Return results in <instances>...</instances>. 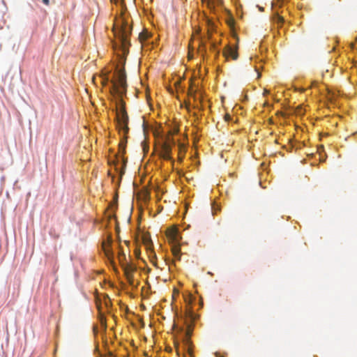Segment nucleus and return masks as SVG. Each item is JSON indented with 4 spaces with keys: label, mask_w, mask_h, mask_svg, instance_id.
I'll use <instances>...</instances> for the list:
<instances>
[{
    "label": "nucleus",
    "mask_w": 357,
    "mask_h": 357,
    "mask_svg": "<svg viewBox=\"0 0 357 357\" xmlns=\"http://www.w3.org/2000/svg\"><path fill=\"white\" fill-rule=\"evenodd\" d=\"M116 119L119 132H123V135L119 144V152L121 154H123L126 151V146L128 138L127 135L129 132V119L125 108V102L122 98H119V103L116 112Z\"/></svg>",
    "instance_id": "obj_1"
},
{
    "label": "nucleus",
    "mask_w": 357,
    "mask_h": 357,
    "mask_svg": "<svg viewBox=\"0 0 357 357\" xmlns=\"http://www.w3.org/2000/svg\"><path fill=\"white\" fill-rule=\"evenodd\" d=\"M105 252H106V255H108V252H107L106 250H105Z\"/></svg>",
    "instance_id": "obj_17"
},
{
    "label": "nucleus",
    "mask_w": 357,
    "mask_h": 357,
    "mask_svg": "<svg viewBox=\"0 0 357 357\" xmlns=\"http://www.w3.org/2000/svg\"><path fill=\"white\" fill-rule=\"evenodd\" d=\"M130 34V27L127 24H123L118 32V37L119 38L122 45L125 47L128 42V38Z\"/></svg>",
    "instance_id": "obj_3"
},
{
    "label": "nucleus",
    "mask_w": 357,
    "mask_h": 357,
    "mask_svg": "<svg viewBox=\"0 0 357 357\" xmlns=\"http://www.w3.org/2000/svg\"><path fill=\"white\" fill-rule=\"evenodd\" d=\"M123 269L128 283L130 285H132L134 282L133 274L134 272L136 271V267L132 264H126L123 265Z\"/></svg>",
    "instance_id": "obj_4"
},
{
    "label": "nucleus",
    "mask_w": 357,
    "mask_h": 357,
    "mask_svg": "<svg viewBox=\"0 0 357 357\" xmlns=\"http://www.w3.org/2000/svg\"><path fill=\"white\" fill-rule=\"evenodd\" d=\"M114 90L118 94L119 98H122L126 90V75L124 69L117 72L116 80H112Z\"/></svg>",
    "instance_id": "obj_2"
},
{
    "label": "nucleus",
    "mask_w": 357,
    "mask_h": 357,
    "mask_svg": "<svg viewBox=\"0 0 357 357\" xmlns=\"http://www.w3.org/2000/svg\"><path fill=\"white\" fill-rule=\"evenodd\" d=\"M178 251L177 250H174V255H176L177 254Z\"/></svg>",
    "instance_id": "obj_14"
},
{
    "label": "nucleus",
    "mask_w": 357,
    "mask_h": 357,
    "mask_svg": "<svg viewBox=\"0 0 357 357\" xmlns=\"http://www.w3.org/2000/svg\"><path fill=\"white\" fill-rule=\"evenodd\" d=\"M109 82V77L107 75H105L102 77V84L105 85Z\"/></svg>",
    "instance_id": "obj_10"
},
{
    "label": "nucleus",
    "mask_w": 357,
    "mask_h": 357,
    "mask_svg": "<svg viewBox=\"0 0 357 357\" xmlns=\"http://www.w3.org/2000/svg\"><path fill=\"white\" fill-rule=\"evenodd\" d=\"M172 153V144L170 142H165L162 145V151H161V157L167 160H171L172 158L171 157Z\"/></svg>",
    "instance_id": "obj_6"
},
{
    "label": "nucleus",
    "mask_w": 357,
    "mask_h": 357,
    "mask_svg": "<svg viewBox=\"0 0 357 357\" xmlns=\"http://www.w3.org/2000/svg\"><path fill=\"white\" fill-rule=\"evenodd\" d=\"M268 93V91L265 90L264 93H265V94H267Z\"/></svg>",
    "instance_id": "obj_16"
},
{
    "label": "nucleus",
    "mask_w": 357,
    "mask_h": 357,
    "mask_svg": "<svg viewBox=\"0 0 357 357\" xmlns=\"http://www.w3.org/2000/svg\"><path fill=\"white\" fill-rule=\"evenodd\" d=\"M190 335L191 332L190 331H187L185 332V336L183 337V342L185 347H187L188 354L191 356L192 355V349H191V340H190Z\"/></svg>",
    "instance_id": "obj_8"
},
{
    "label": "nucleus",
    "mask_w": 357,
    "mask_h": 357,
    "mask_svg": "<svg viewBox=\"0 0 357 357\" xmlns=\"http://www.w3.org/2000/svg\"><path fill=\"white\" fill-rule=\"evenodd\" d=\"M43 3L46 6H48L50 4V0H42Z\"/></svg>",
    "instance_id": "obj_11"
},
{
    "label": "nucleus",
    "mask_w": 357,
    "mask_h": 357,
    "mask_svg": "<svg viewBox=\"0 0 357 357\" xmlns=\"http://www.w3.org/2000/svg\"><path fill=\"white\" fill-rule=\"evenodd\" d=\"M225 121H229L230 119V116L229 114H226L225 116Z\"/></svg>",
    "instance_id": "obj_12"
},
{
    "label": "nucleus",
    "mask_w": 357,
    "mask_h": 357,
    "mask_svg": "<svg viewBox=\"0 0 357 357\" xmlns=\"http://www.w3.org/2000/svg\"><path fill=\"white\" fill-rule=\"evenodd\" d=\"M171 143H172V144H175V142L174 141V139H172Z\"/></svg>",
    "instance_id": "obj_15"
},
{
    "label": "nucleus",
    "mask_w": 357,
    "mask_h": 357,
    "mask_svg": "<svg viewBox=\"0 0 357 357\" xmlns=\"http://www.w3.org/2000/svg\"><path fill=\"white\" fill-rule=\"evenodd\" d=\"M105 252H106V255H108V252H107L106 250H105Z\"/></svg>",
    "instance_id": "obj_18"
},
{
    "label": "nucleus",
    "mask_w": 357,
    "mask_h": 357,
    "mask_svg": "<svg viewBox=\"0 0 357 357\" xmlns=\"http://www.w3.org/2000/svg\"><path fill=\"white\" fill-rule=\"evenodd\" d=\"M166 236L171 243L176 244L179 241L178 231L176 227L167 229Z\"/></svg>",
    "instance_id": "obj_5"
},
{
    "label": "nucleus",
    "mask_w": 357,
    "mask_h": 357,
    "mask_svg": "<svg viewBox=\"0 0 357 357\" xmlns=\"http://www.w3.org/2000/svg\"><path fill=\"white\" fill-rule=\"evenodd\" d=\"M202 2H206L207 6L211 10L214 8L215 5H221L222 0H202Z\"/></svg>",
    "instance_id": "obj_9"
},
{
    "label": "nucleus",
    "mask_w": 357,
    "mask_h": 357,
    "mask_svg": "<svg viewBox=\"0 0 357 357\" xmlns=\"http://www.w3.org/2000/svg\"><path fill=\"white\" fill-rule=\"evenodd\" d=\"M223 54L227 59L231 57L234 60H236L238 56L237 49L231 46H227L225 48Z\"/></svg>",
    "instance_id": "obj_7"
},
{
    "label": "nucleus",
    "mask_w": 357,
    "mask_h": 357,
    "mask_svg": "<svg viewBox=\"0 0 357 357\" xmlns=\"http://www.w3.org/2000/svg\"><path fill=\"white\" fill-rule=\"evenodd\" d=\"M179 150L181 151L182 149H185L184 146L183 144H178Z\"/></svg>",
    "instance_id": "obj_13"
}]
</instances>
